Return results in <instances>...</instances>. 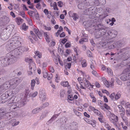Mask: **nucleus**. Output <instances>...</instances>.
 Wrapping results in <instances>:
<instances>
[{
  "instance_id": "c03bdc74",
  "label": "nucleus",
  "mask_w": 130,
  "mask_h": 130,
  "mask_svg": "<svg viewBox=\"0 0 130 130\" xmlns=\"http://www.w3.org/2000/svg\"><path fill=\"white\" fill-rule=\"evenodd\" d=\"M72 17L73 18V20L75 21H76L78 18L77 14L76 13H75L73 14Z\"/></svg>"
},
{
  "instance_id": "4c0bfd02",
  "label": "nucleus",
  "mask_w": 130,
  "mask_h": 130,
  "mask_svg": "<svg viewBox=\"0 0 130 130\" xmlns=\"http://www.w3.org/2000/svg\"><path fill=\"white\" fill-rule=\"evenodd\" d=\"M38 94V92L37 91L35 92L34 93H31L29 95L30 97H32L33 98L35 97Z\"/></svg>"
},
{
  "instance_id": "e433bc0d",
  "label": "nucleus",
  "mask_w": 130,
  "mask_h": 130,
  "mask_svg": "<svg viewBox=\"0 0 130 130\" xmlns=\"http://www.w3.org/2000/svg\"><path fill=\"white\" fill-rule=\"evenodd\" d=\"M35 53L36 55L39 58H41L42 57V54L41 53L39 52L38 51H35Z\"/></svg>"
},
{
  "instance_id": "0e129e2a",
  "label": "nucleus",
  "mask_w": 130,
  "mask_h": 130,
  "mask_svg": "<svg viewBox=\"0 0 130 130\" xmlns=\"http://www.w3.org/2000/svg\"><path fill=\"white\" fill-rule=\"evenodd\" d=\"M32 38H33L36 41H37L38 40L37 37H38L37 36H36L34 34L32 35Z\"/></svg>"
},
{
  "instance_id": "393cba45",
  "label": "nucleus",
  "mask_w": 130,
  "mask_h": 130,
  "mask_svg": "<svg viewBox=\"0 0 130 130\" xmlns=\"http://www.w3.org/2000/svg\"><path fill=\"white\" fill-rule=\"evenodd\" d=\"M44 35L45 37V39L47 42L49 43L50 42V40L49 36V33L47 32H44Z\"/></svg>"
},
{
  "instance_id": "423d86ee",
  "label": "nucleus",
  "mask_w": 130,
  "mask_h": 130,
  "mask_svg": "<svg viewBox=\"0 0 130 130\" xmlns=\"http://www.w3.org/2000/svg\"><path fill=\"white\" fill-rule=\"evenodd\" d=\"M11 113V112H6L5 109H0V119H2L4 116H6L7 117L8 119H10L14 116V115Z\"/></svg>"
},
{
  "instance_id": "4468645a",
  "label": "nucleus",
  "mask_w": 130,
  "mask_h": 130,
  "mask_svg": "<svg viewBox=\"0 0 130 130\" xmlns=\"http://www.w3.org/2000/svg\"><path fill=\"white\" fill-rule=\"evenodd\" d=\"M0 36L1 39L3 40H7L9 38V37L5 31L2 32L1 34H0Z\"/></svg>"
},
{
  "instance_id": "a18cd8bd",
  "label": "nucleus",
  "mask_w": 130,
  "mask_h": 130,
  "mask_svg": "<svg viewBox=\"0 0 130 130\" xmlns=\"http://www.w3.org/2000/svg\"><path fill=\"white\" fill-rule=\"evenodd\" d=\"M82 63V67H85L87 66L86 60L85 59H84L83 60Z\"/></svg>"
},
{
  "instance_id": "a211bd4d",
  "label": "nucleus",
  "mask_w": 130,
  "mask_h": 130,
  "mask_svg": "<svg viewBox=\"0 0 130 130\" xmlns=\"http://www.w3.org/2000/svg\"><path fill=\"white\" fill-rule=\"evenodd\" d=\"M33 30L36 34L38 37L40 39H41V34L40 32L39 31V29L37 28H34Z\"/></svg>"
},
{
  "instance_id": "c756f323",
  "label": "nucleus",
  "mask_w": 130,
  "mask_h": 130,
  "mask_svg": "<svg viewBox=\"0 0 130 130\" xmlns=\"http://www.w3.org/2000/svg\"><path fill=\"white\" fill-rule=\"evenodd\" d=\"M59 115V113L58 114H55L52 117L51 119L49 121L50 122H52L56 118H57Z\"/></svg>"
},
{
  "instance_id": "3c124183",
  "label": "nucleus",
  "mask_w": 130,
  "mask_h": 130,
  "mask_svg": "<svg viewBox=\"0 0 130 130\" xmlns=\"http://www.w3.org/2000/svg\"><path fill=\"white\" fill-rule=\"evenodd\" d=\"M109 120L112 123H113L115 125L116 124V122L118 121H116V120L114 118H110Z\"/></svg>"
},
{
  "instance_id": "6e6d98bb",
  "label": "nucleus",
  "mask_w": 130,
  "mask_h": 130,
  "mask_svg": "<svg viewBox=\"0 0 130 130\" xmlns=\"http://www.w3.org/2000/svg\"><path fill=\"white\" fill-rule=\"evenodd\" d=\"M107 71L108 74L110 75H113V73L111 71V69L109 68H107Z\"/></svg>"
},
{
  "instance_id": "5fc2aeb1",
  "label": "nucleus",
  "mask_w": 130,
  "mask_h": 130,
  "mask_svg": "<svg viewBox=\"0 0 130 130\" xmlns=\"http://www.w3.org/2000/svg\"><path fill=\"white\" fill-rule=\"evenodd\" d=\"M115 93H113L109 95V97L112 100H113L115 99Z\"/></svg>"
},
{
  "instance_id": "20e7f679",
  "label": "nucleus",
  "mask_w": 130,
  "mask_h": 130,
  "mask_svg": "<svg viewBox=\"0 0 130 130\" xmlns=\"http://www.w3.org/2000/svg\"><path fill=\"white\" fill-rule=\"evenodd\" d=\"M26 104V101L21 100L16 103L12 102V103H9L10 106V110L11 111H15L19 109L20 107L23 106Z\"/></svg>"
},
{
  "instance_id": "c85d7f7f",
  "label": "nucleus",
  "mask_w": 130,
  "mask_h": 130,
  "mask_svg": "<svg viewBox=\"0 0 130 130\" xmlns=\"http://www.w3.org/2000/svg\"><path fill=\"white\" fill-rule=\"evenodd\" d=\"M78 7L79 9H83L86 8V7L84 5L83 2L79 3L78 5Z\"/></svg>"
},
{
  "instance_id": "72a5a7b5",
  "label": "nucleus",
  "mask_w": 130,
  "mask_h": 130,
  "mask_svg": "<svg viewBox=\"0 0 130 130\" xmlns=\"http://www.w3.org/2000/svg\"><path fill=\"white\" fill-rule=\"evenodd\" d=\"M88 41L87 38H82L79 41V43L81 44H83L84 42H86Z\"/></svg>"
},
{
  "instance_id": "2eb2a0df",
  "label": "nucleus",
  "mask_w": 130,
  "mask_h": 130,
  "mask_svg": "<svg viewBox=\"0 0 130 130\" xmlns=\"http://www.w3.org/2000/svg\"><path fill=\"white\" fill-rule=\"evenodd\" d=\"M94 24L95 23L93 22V21L91 20H88L86 22L85 25L87 27H92L95 26Z\"/></svg>"
},
{
  "instance_id": "ddd939ff",
  "label": "nucleus",
  "mask_w": 130,
  "mask_h": 130,
  "mask_svg": "<svg viewBox=\"0 0 130 130\" xmlns=\"http://www.w3.org/2000/svg\"><path fill=\"white\" fill-rule=\"evenodd\" d=\"M8 83H5L0 88V94L8 88Z\"/></svg>"
},
{
  "instance_id": "473e14b6",
  "label": "nucleus",
  "mask_w": 130,
  "mask_h": 130,
  "mask_svg": "<svg viewBox=\"0 0 130 130\" xmlns=\"http://www.w3.org/2000/svg\"><path fill=\"white\" fill-rule=\"evenodd\" d=\"M36 83V81L35 80L33 79L31 80V88L32 90H33L34 89V87L35 86Z\"/></svg>"
},
{
  "instance_id": "8fccbe9b",
  "label": "nucleus",
  "mask_w": 130,
  "mask_h": 130,
  "mask_svg": "<svg viewBox=\"0 0 130 130\" xmlns=\"http://www.w3.org/2000/svg\"><path fill=\"white\" fill-rule=\"evenodd\" d=\"M123 120L124 121L126 124H127L128 123V118L125 116L122 117V118Z\"/></svg>"
},
{
  "instance_id": "9b49d317",
  "label": "nucleus",
  "mask_w": 130,
  "mask_h": 130,
  "mask_svg": "<svg viewBox=\"0 0 130 130\" xmlns=\"http://www.w3.org/2000/svg\"><path fill=\"white\" fill-rule=\"evenodd\" d=\"M85 82H84V86H83V85L82 84L83 83L81 82L80 83V88H81L83 89H86V88L85 87L90 90V88H93V85L91 84L90 82L87 79H85Z\"/></svg>"
},
{
  "instance_id": "bb28decb",
  "label": "nucleus",
  "mask_w": 130,
  "mask_h": 130,
  "mask_svg": "<svg viewBox=\"0 0 130 130\" xmlns=\"http://www.w3.org/2000/svg\"><path fill=\"white\" fill-rule=\"evenodd\" d=\"M91 0H85L83 3L84 5L86 7V6H89L91 5Z\"/></svg>"
},
{
  "instance_id": "0eeeda50",
  "label": "nucleus",
  "mask_w": 130,
  "mask_h": 130,
  "mask_svg": "<svg viewBox=\"0 0 130 130\" xmlns=\"http://www.w3.org/2000/svg\"><path fill=\"white\" fill-rule=\"evenodd\" d=\"M104 40H106V42H104L103 43V44L105 45L106 46L107 45L109 49H112L115 47V40L112 39H109L108 38V39H104Z\"/></svg>"
},
{
  "instance_id": "c9c22d12",
  "label": "nucleus",
  "mask_w": 130,
  "mask_h": 130,
  "mask_svg": "<svg viewBox=\"0 0 130 130\" xmlns=\"http://www.w3.org/2000/svg\"><path fill=\"white\" fill-rule=\"evenodd\" d=\"M115 118H116V121H118V117H117V116H116L113 113H112V114H111V115L110 116V117L109 118H115Z\"/></svg>"
},
{
  "instance_id": "39448f33",
  "label": "nucleus",
  "mask_w": 130,
  "mask_h": 130,
  "mask_svg": "<svg viewBox=\"0 0 130 130\" xmlns=\"http://www.w3.org/2000/svg\"><path fill=\"white\" fill-rule=\"evenodd\" d=\"M12 92L10 90H8L0 96V103H3L6 102L13 96Z\"/></svg>"
},
{
  "instance_id": "dca6fc26",
  "label": "nucleus",
  "mask_w": 130,
  "mask_h": 130,
  "mask_svg": "<svg viewBox=\"0 0 130 130\" xmlns=\"http://www.w3.org/2000/svg\"><path fill=\"white\" fill-rule=\"evenodd\" d=\"M126 73L125 75L121 76L120 77L121 79L123 81H125L130 79V72Z\"/></svg>"
},
{
  "instance_id": "680f3d73",
  "label": "nucleus",
  "mask_w": 130,
  "mask_h": 130,
  "mask_svg": "<svg viewBox=\"0 0 130 130\" xmlns=\"http://www.w3.org/2000/svg\"><path fill=\"white\" fill-rule=\"evenodd\" d=\"M25 61L28 62H32V59H29V58H27L25 59Z\"/></svg>"
},
{
  "instance_id": "7ed1b4c3",
  "label": "nucleus",
  "mask_w": 130,
  "mask_h": 130,
  "mask_svg": "<svg viewBox=\"0 0 130 130\" xmlns=\"http://www.w3.org/2000/svg\"><path fill=\"white\" fill-rule=\"evenodd\" d=\"M11 53L7 54V57H2L0 58V67H5L15 62L17 58L11 55Z\"/></svg>"
},
{
  "instance_id": "2f4dec72",
  "label": "nucleus",
  "mask_w": 130,
  "mask_h": 130,
  "mask_svg": "<svg viewBox=\"0 0 130 130\" xmlns=\"http://www.w3.org/2000/svg\"><path fill=\"white\" fill-rule=\"evenodd\" d=\"M91 98L92 99V102L95 103L96 102V99L94 96L93 94L92 93H90L89 94Z\"/></svg>"
},
{
  "instance_id": "09e8293b",
  "label": "nucleus",
  "mask_w": 130,
  "mask_h": 130,
  "mask_svg": "<svg viewBox=\"0 0 130 130\" xmlns=\"http://www.w3.org/2000/svg\"><path fill=\"white\" fill-rule=\"evenodd\" d=\"M118 108L119 109V112H121L122 111H124V109L123 108L122 106L121 105H119L118 106Z\"/></svg>"
},
{
  "instance_id": "a878e982",
  "label": "nucleus",
  "mask_w": 130,
  "mask_h": 130,
  "mask_svg": "<svg viewBox=\"0 0 130 130\" xmlns=\"http://www.w3.org/2000/svg\"><path fill=\"white\" fill-rule=\"evenodd\" d=\"M48 50L51 54L52 58L54 59L56 58V57L55 54V51L54 50H51L49 49H48Z\"/></svg>"
},
{
  "instance_id": "4d7b16f0",
  "label": "nucleus",
  "mask_w": 130,
  "mask_h": 130,
  "mask_svg": "<svg viewBox=\"0 0 130 130\" xmlns=\"http://www.w3.org/2000/svg\"><path fill=\"white\" fill-rule=\"evenodd\" d=\"M68 99L70 101H72L74 99V98L72 95L68 94Z\"/></svg>"
},
{
  "instance_id": "b1692460",
  "label": "nucleus",
  "mask_w": 130,
  "mask_h": 130,
  "mask_svg": "<svg viewBox=\"0 0 130 130\" xmlns=\"http://www.w3.org/2000/svg\"><path fill=\"white\" fill-rule=\"evenodd\" d=\"M29 92V91L28 89H26L25 90V95L24 96V99L22 100H21L22 101H25L26 103V100H27V97L28 94Z\"/></svg>"
},
{
  "instance_id": "f704fd0d",
  "label": "nucleus",
  "mask_w": 130,
  "mask_h": 130,
  "mask_svg": "<svg viewBox=\"0 0 130 130\" xmlns=\"http://www.w3.org/2000/svg\"><path fill=\"white\" fill-rule=\"evenodd\" d=\"M94 112L97 115L101 117L102 116V114L97 109H95V110H94Z\"/></svg>"
},
{
  "instance_id": "864d4df0",
  "label": "nucleus",
  "mask_w": 130,
  "mask_h": 130,
  "mask_svg": "<svg viewBox=\"0 0 130 130\" xmlns=\"http://www.w3.org/2000/svg\"><path fill=\"white\" fill-rule=\"evenodd\" d=\"M23 21V20L20 18H18L17 19V22L18 24H19L21 23Z\"/></svg>"
},
{
  "instance_id": "13d9d810",
  "label": "nucleus",
  "mask_w": 130,
  "mask_h": 130,
  "mask_svg": "<svg viewBox=\"0 0 130 130\" xmlns=\"http://www.w3.org/2000/svg\"><path fill=\"white\" fill-rule=\"evenodd\" d=\"M104 107L106 109L108 110L111 109L110 107L108 106L106 103H104Z\"/></svg>"
},
{
  "instance_id": "58836bf2",
  "label": "nucleus",
  "mask_w": 130,
  "mask_h": 130,
  "mask_svg": "<svg viewBox=\"0 0 130 130\" xmlns=\"http://www.w3.org/2000/svg\"><path fill=\"white\" fill-rule=\"evenodd\" d=\"M115 100H116L119 99L120 98L121 96V94L120 93L118 92L116 94H115Z\"/></svg>"
},
{
  "instance_id": "de8ad7c7",
  "label": "nucleus",
  "mask_w": 130,
  "mask_h": 130,
  "mask_svg": "<svg viewBox=\"0 0 130 130\" xmlns=\"http://www.w3.org/2000/svg\"><path fill=\"white\" fill-rule=\"evenodd\" d=\"M61 119H62V120L61 121V122L66 123V121L67 120V118L66 117H62L61 118Z\"/></svg>"
},
{
  "instance_id": "79ce46f5",
  "label": "nucleus",
  "mask_w": 130,
  "mask_h": 130,
  "mask_svg": "<svg viewBox=\"0 0 130 130\" xmlns=\"http://www.w3.org/2000/svg\"><path fill=\"white\" fill-rule=\"evenodd\" d=\"M68 83L67 81L63 82H61V85L64 87H67L68 86Z\"/></svg>"
},
{
  "instance_id": "774afa93",
  "label": "nucleus",
  "mask_w": 130,
  "mask_h": 130,
  "mask_svg": "<svg viewBox=\"0 0 130 130\" xmlns=\"http://www.w3.org/2000/svg\"><path fill=\"white\" fill-rule=\"evenodd\" d=\"M34 12L32 11H29L28 12V14L31 17H32V15L34 13Z\"/></svg>"
},
{
  "instance_id": "4be33fe9",
  "label": "nucleus",
  "mask_w": 130,
  "mask_h": 130,
  "mask_svg": "<svg viewBox=\"0 0 130 130\" xmlns=\"http://www.w3.org/2000/svg\"><path fill=\"white\" fill-rule=\"evenodd\" d=\"M19 47V50L21 51V53L24 52H26L28 50V48L27 47L24 46H20Z\"/></svg>"
},
{
  "instance_id": "1a4fd4ad",
  "label": "nucleus",
  "mask_w": 130,
  "mask_h": 130,
  "mask_svg": "<svg viewBox=\"0 0 130 130\" xmlns=\"http://www.w3.org/2000/svg\"><path fill=\"white\" fill-rule=\"evenodd\" d=\"M21 81L22 80L21 79L18 78H16L12 79L10 80L9 83L7 82H6V83H8V84L10 85V86L14 85L15 87H16L17 85L19 84Z\"/></svg>"
},
{
  "instance_id": "e2e57ef3",
  "label": "nucleus",
  "mask_w": 130,
  "mask_h": 130,
  "mask_svg": "<svg viewBox=\"0 0 130 130\" xmlns=\"http://www.w3.org/2000/svg\"><path fill=\"white\" fill-rule=\"evenodd\" d=\"M95 108L92 106H90L89 107V111L90 112L92 110L94 111L95 110Z\"/></svg>"
},
{
  "instance_id": "f257e3e1",
  "label": "nucleus",
  "mask_w": 130,
  "mask_h": 130,
  "mask_svg": "<svg viewBox=\"0 0 130 130\" xmlns=\"http://www.w3.org/2000/svg\"><path fill=\"white\" fill-rule=\"evenodd\" d=\"M21 40L22 39L19 37H14L10 40V42L6 45L7 50L8 51H10L9 53H11V55L16 57L17 59L18 56L21 55V53L19 47H16L20 45Z\"/></svg>"
},
{
  "instance_id": "a19ab883",
  "label": "nucleus",
  "mask_w": 130,
  "mask_h": 130,
  "mask_svg": "<svg viewBox=\"0 0 130 130\" xmlns=\"http://www.w3.org/2000/svg\"><path fill=\"white\" fill-rule=\"evenodd\" d=\"M26 112L24 111H21L20 113V115L23 117L26 116Z\"/></svg>"
},
{
  "instance_id": "6ab92c4d",
  "label": "nucleus",
  "mask_w": 130,
  "mask_h": 130,
  "mask_svg": "<svg viewBox=\"0 0 130 130\" xmlns=\"http://www.w3.org/2000/svg\"><path fill=\"white\" fill-rule=\"evenodd\" d=\"M70 126L71 127V129L72 128V130H76L78 127V125L77 123L73 122L71 123L70 125Z\"/></svg>"
},
{
  "instance_id": "69168bd1",
  "label": "nucleus",
  "mask_w": 130,
  "mask_h": 130,
  "mask_svg": "<svg viewBox=\"0 0 130 130\" xmlns=\"http://www.w3.org/2000/svg\"><path fill=\"white\" fill-rule=\"evenodd\" d=\"M104 83L107 87H109V85L108 84V83L106 80L104 82Z\"/></svg>"
},
{
  "instance_id": "9d476101",
  "label": "nucleus",
  "mask_w": 130,
  "mask_h": 130,
  "mask_svg": "<svg viewBox=\"0 0 130 130\" xmlns=\"http://www.w3.org/2000/svg\"><path fill=\"white\" fill-rule=\"evenodd\" d=\"M94 26V29L95 30H101V31L104 32H106L107 31V28L102 23L97 24Z\"/></svg>"
},
{
  "instance_id": "f3484780",
  "label": "nucleus",
  "mask_w": 130,
  "mask_h": 130,
  "mask_svg": "<svg viewBox=\"0 0 130 130\" xmlns=\"http://www.w3.org/2000/svg\"><path fill=\"white\" fill-rule=\"evenodd\" d=\"M42 90L40 89L39 92V98L40 100L43 101H45L46 98V96L45 94L42 92Z\"/></svg>"
},
{
  "instance_id": "052dcab7",
  "label": "nucleus",
  "mask_w": 130,
  "mask_h": 130,
  "mask_svg": "<svg viewBox=\"0 0 130 130\" xmlns=\"http://www.w3.org/2000/svg\"><path fill=\"white\" fill-rule=\"evenodd\" d=\"M27 21L28 23L29 24V25H33L31 20L30 19L28 18L27 19Z\"/></svg>"
},
{
  "instance_id": "338daca9",
  "label": "nucleus",
  "mask_w": 130,
  "mask_h": 130,
  "mask_svg": "<svg viewBox=\"0 0 130 130\" xmlns=\"http://www.w3.org/2000/svg\"><path fill=\"white\" fill-rule=\"evenodd\" d=\"M43 74V76L44 78H46L48 75L47 73L46 72H44Z\"/></svg>"
},
{
  "instance_id": "7c9ffc66",
  "label": "nucleus",
  "mask_w": 130,
  "mask_h": 130,
  "mask_svg": "<svg viewBox=\"0 0 130 130\" xmlns=\"http://www.w3.org/2000/svg\"><path fill=\"white\" fill-rule=\"evenodd\" d=\"M91 10L89 9L88 8L85 10L84 11V14L86 15L91 14Z\"/></svg>"
},
{
  "instance_id": "37998d69",
  "label": "nucleus",
  "mask_w": 130,
  "mask_h": 130,
  "mask_svg": "<svg viewBox=\"0 0 130 130\" xmlns=\"http://www.w3.org/2000/svg\"><path fill=\"white\" fill-rule=\"evenodd\" d=\"M65 68L67 70V69H69L70 68L71 66V64L70 62H69L66 65H65Z\"/></svg>"
},
{
  "instance_id": "412c9836",
  "label": "nucleus",
  "mask_w": 130,
  "mask_h": 130,
  "mask_svg": "<svg viewBox=\"0 0 130 130\" xmlns=\"http://www.w3.org/2000/svg\"><path fill=\"white\" fill-rule=\"evenodd\" d=\"M10 122L11 124L13 126H14L18 124L20 122L19 121L16 122L15 119H12L10 120Z\"/></svg>"
},
{
  "instance_id": "cd10ccee",
  "label": "nucleus",
  "mask_w": 130,
  "mask_h": 130,
  "mask_svg": "<svg viewBox=\"0 0 130 130\" xmlns=\"http://www.w3.org/2000/svg\"><path fill=\"white\" fill-rule=\"evenodd\" d=\"M110 9L109 8H106V9L104 11L106 13L104 14L103 18H104L108 15L107 14L110 12Z\"/></svg>"
},
{
  "instance_id": "603ef678",
  "label": "nucleus",
  "mask_w": 130,
  "mask_h": 130,
  "mask_svg": "<svg viewBox=\"0 0 130 130\" xmlns=\"http://www.w3.org/2000/svg\"><path fill=\"white\" fill-rule=\"evenodd\" d=\"M22 29L24 30H26L28 28V26L26 25L25 23H24L22 26Z\"/></svg>"
},
{
  "instance_id": "5701e85b",
  "label": "nucleus",
  "mask_w": 130,
  "mask_h": 130,
  "mask_svg": "<svg viewBox=\"0 0 130 130\" xmlns=\"http://www.w3.org/2000/svg\"><path fill=\"white\" fill-rule=\"evenodd\" d=\"M115 47H121L123 46L124 44L121 41L115 42Z\"/></svg>"
},
{
  "instance_id": "f8f14e48",
  "label": "nucleus",
  "mask_w": 130,
  "mask_h": 130,
  "mask_svg": "<svg viewBox=\"0 0 130 130\" xmlns=\"http://www.w3.org/2000/svg\"><path fill=\"white\" fill-rule=\"evenodd\" d=\"M106 32H102L101 30H98L96 31L95 32L94 35L95 37L96 38H99L104 35Z\"/></svg>"
},
{
  "instance_id": "aec40b11",
  "label": "nucleus",
  "mask_w": 130,
  "mask_h": 130,
  "mask_svg": "<svg viewBox=\"0 0 130 130\" xmlns=\"http://www.w3.org/2000/svg\"><path fill=\"white\" fill-rule=\"evenodd\" d=\"M42 109V108L41 107H39L35 108L32 111V113L34 114L38 113Z\"/></svg>"
},
{
  "instance_id": "6e6552de",
  "label": "nucleus",
  "mask_w": 130,
  "mask_h": 130,
  "mask_svg": "<svg viewBox=\"0 0 130 130\" xmlns=\"http://www.w3.org/2000/svg\"><path fill=\"white\" fill-rule=\"evenodd\" d=\"M107 34L108 35L106 37V38H104V39H112L115 40L114 38H115L118 34V32L115 30H111L108 31H107Z\"/></svg>"
},
{
  "instance_id": "ea45409f",
  "label": "nucleus",
  "mask_w": 130,
  "mask_h": 130,
  "mask_svg": "<svg viewBox=\"0 0 130 130\" xmlns=\"http://www.w3.org/2000/svg\"><path fill=\"white\" fill-rule=\"evenodd\" d=\"M47 115V113L46 112L43 113L40 117V120H42Z\"/></svg>"
},
{
  "instance_id": "49530a36",
  "label": "nucleus",
  "mask_w": 130,
  "mask_h": 130,
  "mask_svg": "<svg viewBox=\"0 0 130 130\" xmlns=\"http://www.w3.org/2000/svg\"><path fill=\"white\" fill-rule=\"evenodd\" d=\"M65 94V92L64 90H61L60 93V97L61 98L63 97Z\"/></svg>"
},
{
  "instance_id": "f03ea898",
  "label": "nucleus",
  "mask_w": 130,
  "mask_h": 130,
  "mask_svg": "<svg viewBox=\"0 0 130 130\" xmlns=\"http://www.w3.org/2000/svg\"><path fill=\"white\" fill-rule=\"evenodd\" d=\"M117 54L122 55L124 60L120 64V66L122 67L127 65L126 68L124 69L122 74H125L130 72V51H128L125 48L119 50Z\"/></svg>"
},
{
  "instance_id": "bf43d9fd",
  "label": "nucleus",
  "mask_w": 130,
  "mask_h": 130,
  "mask_svg": "<svg viewBox=\"0 0 130 130\" xmlns=\"http://www.w3.org/2000/svg\"><path fill=\"white\" fill-rule=\"evenodd\" d=\"M58 5L60 7H62L63 5V2L61 1H59L58 2Z\"/></svg>"
}]
</instances>
